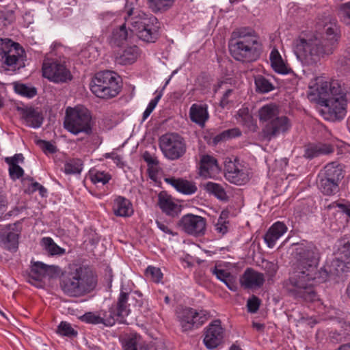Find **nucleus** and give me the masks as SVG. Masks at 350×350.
<instances>
[{
    "label": "nucleus",
    "mask_w": 350,
    "mask_h": 350,
    "mask_svg": "<svg viewBox=\"0 0 350 350\" xmlns=\"http://www.w3.org/2000/svg\"><path fill=\"white\" fill-rule=\"evenodd\" d=\"M296 267L286 284L288 293L297 300L314 302L319 296L314 290L317 283L328 280V272L324 268L317 270L319 252L316 247L308 246L300 249Z\"/></svg>",
    "instance_id": "f257e3e1"
},
{
    "label": "nucleus",
    "mask_w": 350,
    "mask_h": 350,
    "mask_svg": "<svg viewBox=\"0 0 350 350\" xmlns=\"http://www.w3.org/2000/svg\"><path fill=\"white\" fill-rule=\"evenodd\" d=\"M317 25L321 32H301L293 42L297 57L308 66L316 65L321 58L332 54L340 38L335 19L325 18Z\"/></svg>",
    "instance_id": "f03ea898"
},
{
    "label": "nucleus",
    "mask_w": 350,
    "mask_h": 350,
    "mask_svg": "<svg viewBox=\"0 0 350 350\" xmlns=\"http://www.w3.org/2000/svg\"><path fill=\"white\" fill-rule=\"evenodd\" d=\"M58 273L59 288L68 297H83L92 293L97 286V274L89 265L69 263Z\"/></svg>",
    "instance_id": "7ed1b4c3"
},
{
    "label": "nucleus",
    "mask_w": 350,
    "mask_h": 350,
    "mask_svg": "<svg viewBox=\"0 0 350 350\" xmlns=\"http://www.w3.org/2000/svg\"><path fill=\"white\" fill-rule=\"evenodd\" d=\"M260 46L258 38L252 31L246 32L244 29L234 31L228 43L232 57L242 62L256 60L260 55Z\"/></svg>",
    "instance_id": "20e7f679"
},
{
    "label": "nucleus",
    "mask_w": 350,
    "mask_h": 350,
    "mask_svg": "<svg viewBox=\"0 0 350 350\" xmlns=\"http://www.w3.org/2000/svg\"><path fill=\"white\" fill-rule=\"evenodd\" d=\"M64 127L74 135L92 134V122L90 111L83 106L68 107L66 109Z\"/></svg>",
    "instance_id": "39448f33"
},
{
    "label": "nucleus",
    "mask_w": 350,
    "mask_h": 350,
    "mask_svg": "<svg viewBox=\"0 0 350 350\" xmlns=\"http://www.w3.org/2000/svg\"><path fill=\"white\" fill-rule=\"evenodd\" d=\"M90 86L95 96L103 99L113 98L120 91L118 77L116 73L108 70L96 73Z\"/></svg>",
    "instance_id": "423d86ee"
},
{
    "label": "nucleus",
    "mask_w": 350,
    "mask_h": 350,
    "mask_svg": "<svg viewBox=\"0 0 350 350\" xmlns=\"http://www.w3.org/2000/svg\"><path fill=\"white\" fill-rule=\"evenodd\" d=\"M159 144L164 156L170 160L178 159L187 150L185 139L177 133H167L161 135Z\"/></svg>",
    "instance_id": "0eeeda50"
},
{
    "label": "nucleus",
    "mask_w": 350,
    "mask_h": 350,
    "mask_svg": "<svg viewBox=\"0 0 350 350\" xmlns=\"http://www.w3.org/2000/svg\"><path fill=\"white\" fill-rule=\"evenodd\" d=\"M131 305L141 308L143 305L142 294L137 291L127 292L122 288L116 304L112 306L118 315L120 323H126L125 317L131 313Z\"/></svg>",
    "instance_id": "6e6552de"
},
{
    "label": "nucleus",
    "mask_w": 350,
    "mask_h": 350,
    "mask_svg": "<svg viewBox=\"0 0 350 350\" xmlns=\"http://www.w3.org/2000/svg\"><path fill=\"white\" fill-rule=\"evenodd\" d=\"M209 313L205 310L186 307L177 312V318L183 332H187L202 326L208 319Z\"/></svg>",
    "instance_id": "1a4fd4ad"
},
{
    "label": "nucleus",
    "mask_w": 350,
    "mask_h": 350,
    "mask_svg": "<svg viewBox=\"0 0 350 350\" xmlns=\"http://www.w3.org/2000/svg\"><path fill=\"white\" fill-rule=\"evenodd\" d=\"M42 75L54 83H65L72 79L70 70L57 59L46 58L42 64Z\"/></svg>",
    "instance_id": "9d476101"
},
{
    "label": "nucleus",
    "mask_w": 350,
    "mask_h": 350,
    "mask_svg": "<svg viewBox=\"0 0 350 350\" xmlns=\"http://www.w3.org/2000/svg\"><path fill=\"white\" fill-rule=\"evenodd\" d=\"M24 50L18 43L8 38L0 39V62L13 66L23 60Z\"/></svg>",
    "instance_id": "9b49d317"
},
{
    "label": "nucleus",
    "mask_w": 350,
    "mask_h": 350,
    "mask_svg": "<svg viewBox=\"0 0 350 350\" xmlns=\"http://www.w3.org/2000/svg\"><path fill=\"white\" fill-rule=\"evenodd\" d=\"M206 221L202 216L186 214L177 223V226L189 235L199 237L206 231Z\"/></svg>",
    "instance_id": "f8f14e48"
},
{
    "label": "nucleus",
    "mask_w": 350,
    "mask_h": 350,
    "mask_svg": "<svg viewBox=\"0 0 350 350\" xmlns=\"http://www.w3.org/2000/svg\"><path fill=\"white\" fill-rule=\"evenodd\" d=\"M290 119L283 115H280L270 123L265 124L262 129L261 136L267 141H271L280 135H284L291 128Z\"/></svg>",
    "instance_id": "ddd939ff"
},
{
    "label": "nucleus",
    "mask_w": 350,
    "mask_h": 350,
    "mask_svg": "<svg viewBox=\"0 0 350 350\" xmlns=\"http://www.w3.org/2000/svg\"><path fill=\"white\" fill-rule=\"evenodd\" d=\"M340 256L334 259L328 269L324 267L328 272V278L332 275L339 276L341 273L350 269V243L344 244L342 248L339 249Z\"/></svg>",
    "instance_id": "4468645a"
},
{
    "label": "nucleus",
    "mask_w": 350,
    "mask_h": 350,
    "mask_svg": "<svg viewBox=\"0 0 350 350\" xmlns=\"http://www.w3.org/2000/svg\"><path fill=\"white\" fill-rule=\"evenodd\" d=\"M152 14H147L138 10L131 8L127 10L126 15L124 16L125 24L130 32H134L139 36V31L144 28L147 23H150Z\"/></svg>",
    "instance_id": "2eb2a0df"
},
{
    "label": "nucleus",
    "mask_w": 350,
    "mask_h": 350,
    "mask_svg": "<svg viewBox=\"0 0 350 350\" xmlns=\"http://www.w3.org/2000/svg\"><path fill=\"white\" fill-rule=\"evenodd\" d=\"M224 338V329L221 321L215 320L205 329L204 344L207 349H212L221 344Z\"/></svg>",
    "instance_id": "dca6fc26"
},
{
    "label": "nucleus",
    "mask_w": 350,
    "mask_h": 350,
    "mask_svg": "<svg viewBox=\"0 0 350 350\" xmlns=\"http://www.w3.org/2000/svg\"><path fill=\"white\" fill-rule=\"evenodd\" d=\"M319 103L325 107L331 115L336 118H342L346 114L347 98L342 96L338 98H330V97H320Z\"/></svg>",
    "instance_id": "f3484780"
},
{
    "label": "nucleus",
    "mask_w": 350,
    "mask_h": 350,
    "mask_svg": "<svg viewBox=\"0 0 350 350\" xmlns=\"http://www.w3.org/2000/svg\"><path fill=\"white\" fill-rule=\"evenodd\" d=\"M16 227V224H11L0 229V246L3 249L13 252L18 249L19 234Z\"/></svg>",
    "instance_id": "a211bd4d"
},
{
    "label": "nucleus",
    "mask_w": 350,
    "mask_h": 350,
    "mask_svg": "<svg viewBox=\"0 0 350 350\" xmlns=\"http://www.w3.org/2000/svg\"><path fill=\"white\" fill-rule=\"evenodd\" d=\"M157 205L163 213L172 217H178L182 211V206L175 202L165 191L159 193Z\"/></svg>",
    "instance_id": "6ab92c4d"
},
{
    "label": "nucleus",
    "mask_w": 350,
    "mask_h": 350,
    "mask_svg": "<svg viewBox=\"0 0 350 350\" xmlns=\"http://www.w3.org/2000/svg\"><path fill=\"white\" fill-rule=\"evenodd\" d=\"M319 98L320 97H330V98H338V97L346 98V95L340 85L337 81L332 82H321L317 87Z\"/></svg>",
    "instance_id": "aec40b11"
},
{
    "label": "nucleus",
    "mask_w": 350,
    "mask_h": 350,
    "mask_svg": "<svg viewBox=\"0 0 350 350\" xmlns=\"http://www.w3.org/2000/svg\"><path fill=\"white\" fill-rule=\"evenodd\" d=\"M334 151V148L330 144H310L305 147L304 157L308 159H312L320 156L332 154Z\"/></svg>",
    "instance_id": "412c9836"
},
{
    "label": "nucleus",
    "mask_w": 350,
    "mask_h": 350,
    "mask_svg": "<svg viewBox=\"0 0 350 350\" xmlns=\"http://www.w3.org/2000/svg\"><path fill=\"white\" fill-rule=\"evenodd\" d=\"M264 282V275L252 268H247L241 279V283L245 288H260Z\"/></svg>",
    "instance_id": "4be33fe9"
},
{
    "label": "nucleus",
    "mask_w": 350,
    "mask_h": 350,
    "mask_svg": "<svg viewBox=\"0 0 350 350\" xmlns=\"http://www.w3.org/2000/svg\"><path fill=\"white\" fill-rule=\"evenodd\" d=\"M150 21L139 31L138 38L146 42H154L159 36V22L154 16L150 17Z\"/></svg>",
    "instance_id": "5701e85b"
},
{
    "label": "nucleus",
    "mask_w": 350,
    "mask_h": 350,
    "mask_svg": "<svg viewBox=\"0 0 350 350\" xmlns=\"http://www.w3.org/2000/svg\"><path fill=\"white\" fill-rule=\"evenodd\" d=\"M60 268L58 266L47 265L41 262H36L31 267L29 274V282L33 283L31 280L40 281L49 272H58Z\"/></svg>",
    "instance_id": "b1692460"
},
{
    "label": "nucleus",
    "mask_w": 350,
    "mask_h": 350,
    "mask_svg": "<svg viewBox=\"0 0 350 350\" xmlns=\"http://www.w3.org/2000/svg\"><path fill=\"white\" fill-rule=\"evenodd\" d=\"M165 180L172 185L178 192L185 195L193 194L198 189L194 183L181 178L165 176Z\"/></svg>",
    "instance_id": "393cba45"
},
{
    "label": "nucleus",
    "mask_w": 350,
    "mask_h": 350,
    "mask_svg": "<svg viewBox=\"0 0 350 350\" xmlns=\"http://www.w3.org/2000/svg\"><path fill=\"white\" fill-rule=\"evenodd\" d=\"M279 107L274 103H269L261 107L258 111V116L260 123L267 124L280 116Z\"/></svg>",
    "instance_id": "a878e982"
},
{
    "label": "nucleus",
    "mask_w": 350,
    "mask_h": 350,
    "mask_svg": "<svg viewBox=\"0 0 350 350\" xmlns=\"http://www.w3.org/2000/svg\"><path fill=\"white\" fill-rule=\"evenodd\" d=\"M127 28L124 23L119 28L113 31L109 39V44L112 47H120L127 43L131 36V33H129Z\"/></svg>",
    "instance_id": "bb28decb"
},
{
    "label": "nucleus",
    "mask_w": 350,
    "mask_h": 350,
    "mask_svg": "<svg viewBox=\"0 0 350 350\" xmlns=\"http://www.w3.org/2000/svg\"><path fill=\"white\" fill-rule=\"evenodd\" d=\"M113 211L116 216L129 217L133 213L132 204L130 201L122 196L114 200Z\"/></svg>",
    "instance_id": "cd10ccee"
},
{
    "label": "nucleus",
    "mask_w": 350,
    "mask_h": 350,
    "mask_svg": "<svg viewBox=\"0 0 350 350\" xmlns=\"http://www.w3.org/2000/svg\"><path fill=\"white\" fill-rule=\"evenodd\" d=\"M189 117L192 122L200 126H204L208 118L206 105L193 104L189 109Z\"/></svg>",
    "instance_id": "c85d7f7f"
},
{
    "label": "nucleus",
    "mask_w": 350,
    "mask_h": 350,
    "mask_svg": "<svg viewBox=\"0 0 350 350\" xmlns=\"http://www.w3.org/2000/svg\"><path fill=\"white\" fill-rule=\"evenodd\" d=\"M338 176L329 178V176H321L318 186L319 189L324 195L331 196L338 191Z\"/></svg>",
    "instance_id": "c756f323"
},
{
    "label": "nucleus",
    "mask_w": 350,
    "mask_h": 350,
    "mask_svg": "<svg viewBox=\"0 0 350 350\" xmlns=\"http://www.w3.org/2000/svg\"><path fill=\"white\" fill-rule=\"evenodd\" d=\"M22 117L25 122V124L33 128H39L41 126L43 122L42 113L39 111L31 107L23 109Z\"/></svg>",
    "instance_id": "7c9ffc66"
},
{
    "label": "nucleus",
    "mask_w": 350,
    "mask_h": 350,
    "mask_svg": "<svg viewBox=\"0 0 350 350\" xmlns=\"http://www.w3.org/2000/svg\"><path fill=\"white\" fill-rule=\"evenodd\" d=\"M200 170V175H213L220 172L217 161L209 155L201 158Z\"/></svg>",
    "instance_id": "2f4dec72"
},
{
    "label": "nucleus",
    "mask_w": 350,
    "mask_h": 350,
    "mask_svg": "<svg viewBox=\"0 0 350 350\" xmlns=\"http://www.w3.org/2000/svg\"><path fill=\"white\" fill-rule=\"evenodd\" d=\"M139 55V49L133 45L126 48L116 56V62L122 65L131 64L136 61Z\"/></svg>",
    "instance_id": "473e14b6"
},
{
    "label": "nucleus",
    "mask_w": 350,
    "mask_h": 350,
    "mask_svg": "<svg viewBox=\"0 0 350 350\" xmlns=\"http://www.w3.org/2000/svg\"><path fill=\"white\" fill-rule=\"evenodd\" d=\"M269 59L275 72L282 75H286L292 72L291 68L283 61L278 49L275 48L272 49Z\"/></svg>",
    "instance_id": "72a5a7b5"
},
{
    "label": "nucleus",
    "mask_w": 350,
    "mask_h": 350,
    "mask_svg": "<svg viewBox=\"0 0 350 350\" xmlns=\"http://www.w3.org/2000/svg\"><path fill=\"white\" fill-rule=\"evenodd\" d=\"M124 350H148V347L142 340L140 335L134 334L124 340L123 343Z\"/></svg>",
    "instance_id": "f704fd0d"
},
{
    "label": "nucleus",
    "mask_w": 350,
    "mask_h": 350,
    "mask_svg": "<svg viewBox=\"0 0 350 350\" xmlns=\"http://www.w3.org/2000/svg\"><path fill=\"white\" fill-rule=\"evenodd\" d=\"M5 162L9 165L10 175H23L24 170L19 165L24 162V157L22 154H16L12 157H6Z\"/></svg>",
    "instance_id": "c9c22d12"
},
{
    "label": "nucleus",
    "mask_w": 350,
    "mask_h": 350,
    "mask_svg": "<svg viewBox=\"0 0 350 350\" xmlns=\"http://www.w3.org/2000/svg\"><path fill=\"white\" fill-rule=\"evenodd\" d=\"M225 171L228 174H245L246 167L238 158H226L224 162Z\"/></svg>",
    "instance_id": "e433bc0d"
},
{
    "label": "nucleus",
    "mask_w": 350,
    "mask_h": 350,
    "mask_svg": "<svg viewBox=\"0 0 350 350\" xmlns=\"http://www.w3.org/2000/svg\"><path fill=\"white\" fill-rule=\"evenodd\" d=\"M175 0H147L148 7L154 13L163 12L169 10Z\"/></svg>",
    "instance_id": "4c0bfd02"
},
{
    "label": "nucleus",
    "mask_w": 350,
    "mask_h": 350,
    "mask_svg": "<svg viewBox=\"0 0 350 350\" xmlns=\"http://www.w3.org/2000/svg\"><path fill=\"white\" fill-rule=\"evenodd\" d=\"M204 189L220 200H227L228 196L224 189L219 184L208 182L204 185Z\"/></svg>",
    "instance_id": "58836bf2"
},
{
    "label": "nucleus",
    "mask_w": 350,
    "mask_h": 350,
    "mask_svg": "<svg viewBox=\"0 0 350 350\" xmlns=\"http://www.w3.org/2000/svg\"><path fill=\"white\" fill-rule=\"evenodd\" d=\"M98 311L101 317L102 325L106 327H111L116 321H118V315L113 307H110L107 310H100Z\"/></svg>",
    "instance_id": "ea45409f"
},
{
    "label": "nucleus",
    "mask_w": 350,
    "mask_h": 350,
    "mask_svg": "<svg viewBox=\"0 0 350 350\" xmlns=\"http://www.w3.org/2000/svg\"><path fill=\"white\" fill-rule=\"evenodd\" d=\"M237 121L249 129L254 127V130L256 128V124L253 123V117L250 114L247 108L240 109L236 116Z\"/></svg>",
    "instance_id": "a19ab883"
},
{
    "label": "nucleus",
    "mask_w": 350,
    "mask_h": 350,
    "mask_svg": "<svg viewBox=\"0 0 350 350\" xmlns=\"http://www.w3.org/2000/svg\"><path fill=\"white\" fill-rule=\"evenodd\" d=\"M42 243L50 255L62 256L66 253L65 249L57 245L51 237H44Z\"/></svg>",
    "instance_id": "79ce46f5"
},
{
    "label": "nucleus",
    "mask_w": 350,
    "mask_h": 350,
    "mask_svg": "<svg viewBox=\"0 0 350 350\" xmlns=\"http://www.w3.org/2000/svg\"><path fill=\"white\" fill-rule=\"evenodd\" d=\"M56 332L62 336L68 338H75L78 335V332L72 327L70 323L66 321L60 322L57 326Z\"/></svg>",
    "instance_id": "37998d69"
},
{
    "label": "nucleus",
    "mask_w": 350,
    "mask_h": 350,
    "mask_svg": "<svg viewBox=\"0 0 350 350\" xmlns=\"http://www.w3.org/2000/svg\"><path fill=\"white\" fill-rule=\"evenodd\" d=\"M15 92L23 96L33 98L37 94V90L32 86H28L23 83H16L14 85Z\"/></svg>",
    "instance_id": "c03bdc74"
},
{
    "label": "nucleus",
    "mask_w": 350,
    "mask_h": 350,
    "mask_svg": "<svg viewBox=\"0 0 350 350\" xmlns=\"http://www.w3.org/2000/svg\"><path fill=\"white\" fill-rule=\"evenodd\" d=\"M255 85L256 91L261 93H267L273 89L272 83L262 76H258L255 79Z\"/></svg>",
    "instance_id": "a18cd8bd"
},
{
    "label": "nucleus",
    "mask_w": 350,
    "mask_h": 350,
    "mask_svg": "<svg viewBox=\"0 0 350 350\" xmlns=\"http://www.w3.org/2000/svg\"><path fill=\"white\" fill-rule=\"evenodd\" d=\"M79 320L83 323L92 325L102 324L101 317L99 311L87 312L82 316L79 317Z\"/></svg>",
    "instance_id": "49530a36"
},
{
    "label": "nucleus",
    "mask_w": 350,
    "mask_h": 350,
    "mask_svg": "<svg viewBox=\"0 0 350 350\" xmlns=\"http://www.w3.org/2000/svg\"><path fill=\"white\" fill-rule=\"evenodd\" d=\"M82 161L80 159H72L68 161L64 165V172L66 174H80L82 170Z\"/></svg>",
    "instance_id": "de8ad7c7"
},
{
    "label": "nucleus",
    "mask_w": 350,
    "mask_h": 350,
    "mask_svg": "<svg viewBox=\"0 0 350 350\" xmlns=\"http://www.w3.org/2000/svg\"><path fill=\"white\" fill-rule=\"evenodd\" d=\"M228 213L222 211L220 216L219 217L217 223L215 225V230L221 234H225L228 232V224L227 221Z\"/></svg>",
    "instance_id": "09e8293b"
},
{
    "label": "nucleus",
    "mask_w": 350,
    "mask_h": 350,
    "mask_svg": "<svg viewBox=\"0 0 350 350\" xmlns=\"http://www.w3.org/2000/svg\"><path fill=\"white\" fill-rule=\"evenodd\" d=\"M324 171L325 175H341L345 172L343 165L336 161L327 164L324 167Z\"/></svg>",
    "instance_id": "8fccbe9b"
},
{
    "label": "nucleus",
    "mask_w": 350,
    "mask_h": 350,
    "mask_svg": "<svg viewBox=\"0 0 350 350\" xmlns=\"http://www.w3.org/2000/svg\"><path fill=\"white\" fill-rule=\"evenodd\" d=\"M111 176H85L83 180L85 184H87L89 180L90 183L95 185L96 187L100 188L109 183Z\"/></svg>",
    "instance_id": "3c124183"
},
{
    "label": "nucleus",
    "mask_w": 350,
    "mask_h": 350,
    "mask_svg": "<svg viewBox=\"0 0 350 350\" xmlns=\"http://www.w3.org/2000/svg\"><path fill=\"white\" fill-rule=\"evenodd\" d=\"M146 276L150 277L155 283L160 282L163 278V273L161 269L158 267L150 265L146 268Z\"/></svg>",
    "instance_id": "603ef678"
},
{
    "label": "nucleus",
    "mask_w": 350,
    "mask_h": 350,
    "mask_svg": "<svg viewBox=\"0 0 350 350\" xmlns=\"http://www.w3.org/2000/svg\"><path fill=\"white\" fill-rule=\"evenodd\" d=\"M163 93L162 90L158 93V94L155 96V98L150 101L148 103L146 110L144 111L143 113V120H146L152 112L154 109L156 107L157 103H159V100L162 97Z\"/></svg>",
    "instance_id": "864d4df0"
},
{
    "label": "nucleus",
    "mask_w": 350,
    "mask_h": 350,
    "mask_svg": "<svg viewBox=\"0 0 350 350\" xmlns=\"http://www.w3.org/2000/svg\"><path fill=\"white\" fill-rule=\"evenodd\" d=\"M340 18L347 23H350V1L342 3L338 10Z\"/></svg>",
    "instance_id": "5fc2aeb1"
},
{
    "label": "nucleus",
    "mask_w": 350,
    "mask_h": 350,
    "mask_svg": "<svg viewBox=\"0 0 350 350\" xmlns=\"http://www.w3.org/2000/svg\"><path fill=\"white\" fill-rule=\"evenodd\" d=\"M275 228H269L266 234L264 236L265 242L267 246L272 248L275 246L276 241L280 239L273 233V229Z\"/></svg>",
    "instance_id": "6e6d98bb"
},
{
    "label": "nucleus",
    "mask_w": 350,
    "mask_h": 350,
    "mask_svg": "<svg viewBox=\"0 0 350 350\" xmlns=\"http://www.w3.org/2000/svg\"><path fill=\"white\" fill-rule=\"evenodd\" d=\"M260 305V299L256 295H252L248 299L247 302V307L248 312L251 313H255L259 309Z\"/></svg>",
    "instance_id": "4d7b16f0"
},
{
    "label": "nucleus",
    "mask_w": 350,
    "mask_h": 350,
    "mask_svg": "<svg viewBox=\"0 0 350 350\" xmlns=\"http://www.w3.org/2000/svg\"><path fill=\"white\" fill-rule=\"evenodd\" d=\"M263 267L267 275L270 278L275 275L278 268L277 264L270 261L263 262Z\"/></svg>",
    "instance_id": "13d9d810"
},
{
    "label": "nucleus",
    "mask_w": 350,
    "mask_h": 350,
    "mask_svg": "<svg viewBox=\"0 0 350 350\" xmlns=\"http://www.w3.org/2000/svg\"><path fill=\"white\" fill-rule=\"evenodd\" d=\"M230 183L236 185H244L250 180V176H224Z\"/></svg>",
    "instance_id": "bf43d9fd"
},
{
    "label": "nucleus",
    "mask_w": 350,
    "mask_h": 350,
    "mask_svg": "<svg viewBox=\"0 0 350 350\" xmlns=\"http://www.w3.org/2000/svg\"><path fill=\"white\" fill-rule=\"evenodd\" d=\"M36 191H39V194L42 197L46 196L47 190L44 187H43L42 185H40L38 182L32 183L28 188V191H29V193H34Z\"/></svg>",
    "instance_id": "052dcab7"
},
{
    "label": "nucleus",
    "mask_w": 350,
    "mask_h": 350,
    "mask_svg": "<svg viewBox=\"0 0 350 350\" xmlns=\"http://www.w3.org/2000/svg\"><path fill=\"white\" fill-rule=\"evenodd\" d=\"M270 228H275L273 233L280 238L287 230L286 226L281 221L275 222Z\"/></svg>",
    "instance_id": "680f3d73"
},
{
    "label": "nucleus",
    "mask_w": 350,
    "mask_h": 350,
    "mask_svg": "<svg viewBox=\"0 0 350 350\" xmlns=\"http://www.w3.org/2000/svg\"><path fill=\"white\" fill-rule=\"evenodd\" d=\"M37 144L41 147L44 152L54 153L56 152V147L51 142L44 140L38 141Z\"/></svg>",
    "instance_id": "e2e57ef3"
},
{
    "label": "nucleus",
    "mask_w": 350,
    "mask_h": 350,
    "mask_svg": "<svg viewBox=\"0 0 350 350\" xmlns=\"http://www.w3.org/2000/svg\"><path fill=\"white\" fill-rule=\"evenodd\" d=\"M212 273L221 282L224 281V280H226V278L230 274V272L224 269H218L216 267L212 270Z\"/></svg>",
    "instance_id": "0e129e2a"
},
{
    "label": "nucleus",
    "mask_w": 350,
    "mask_h": 350,
    "mask_svg": "<svg viewBox=\"0 0 350 350\" xmlns=\"http://www.w3.org/2000/svg\"><path fill=\"white\" fill-rule=\"evenodd\" d=\"M143 159L147 163L148 166L150 165L151 167H156V163H158L157 158L152 155L149 152L145 151L143 153Z\"/></svg>",
    "instance_id": "69168bd1"
},
{
    "label": "nucleus",
    "mask_w": 350,
    "mask_h": 350,
    "mask_svg": "<svg viewBox=\"0 0 350 350\" xmlns=\"http://www.w3.org/2000/svg\"><path fill=\"white\" fill-rule=\"evenodd\" d=\"M233 92L234 91L231 89H228L225 92L220 100V105L221 107L224 108L227 107L230 103V97L232 95Z\"/></svg>",
    "instance_id": "338daca9"
},
{
    "label": "nucleus",
    "mask_w": 350,
    "mask_h": 350,
    "mask_svg": "<svg viewBox=\"0 0 350 350\" xmlns=\"http://www.w3.org/2000/svg\"><path fill=\"white\" fill-rule=\"evenodd\" d=\"M227 139H232L234 137H239L241 135V132L238 128H233L228 129L224 131Z\"/></svg>",
    "instance_id": "774afa93"
}]
</instances>
